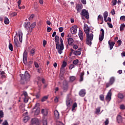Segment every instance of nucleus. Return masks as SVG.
Here are the masks:
<instances>
[{
    "instance_id": "nucleus-25",
    "label": "nucleus",
    "mask_w": 125,
    "mask_h": 125,
    "mask_svg": "<svg viewBox=\"0 0 125 125\" xmlns=\"http://www.w3.org/2000/svg\"><path fill=\"white\" fill-rule=\"evenodd\" d=\"M125 23L121 24L120 27V32H123V31L125 30Z\"/></svg>"
},
{
    "instance_id": "nucleus-15",
    "label": "nucleus",
    "mask_w": 125,
    "mask_h": 125,
    "mask_svg": "<svg viewBox=\"0 0 125 125\" xmlns=\"http://www.w3.org/2000/svg\"><path fill=\"white\" fill-rule=\"evenodd\" d=\"M79 36L80 40L81 41H83V31H82V30H79Z\"/></svg>"
},
{
    "instance_id": "nucleus-51",
    "label": "nucleus",
    "mask_w": 125,
    "mask_h": 125,
    "mask_svg": "<svg viewBox=\"0 0 125 125\" xmlns=\"http://www.w3.org/2000/svg\"><path fill=\"white\" fill-rule=\"evenodd\" d=\"M100 113V108L98 107L96 110V113L99 114Z\"/></svg>"
},
{
    "instance_id": "nucleus-30",
    "label": "nucleus",
    "mask_w": 125,
    "mask_h": 125,
    "mask_svg": "<svg viewBox=\"0 0 125 125\" xmlns=\"http://www.w3.org/2000/svg\"><path fill=\"white\" fill-rule=\"evenodd\" d=\"M84 75V72H82L80 75V82L83 81V76Z\"/></svg>"
},
{
    "instance_id": "nucleus-10",
    "label": "nucleus",
    "mask_w": 125,
    "mask_h": 125,
    "mask_svg": "<svg viewBox=\"0 0 125 125\" xmlns=\"http://www.w3.org/2000/svg\"><path fill=\"white\" fill-rule=\"evenodd\" d=\"M83 29H84L85 34H86V35L87 34L89 33L90 32V28H89V27H88V25H87V24H84Z\"/></svg>"
},
{
    "instance_id": "nucleus-8",
    "label": "nucleus",
    "mask_w": 125,
    "mask_h": 125,
    "mask_svg": "<svg viewBox=\"0 0 125 125\" xmlns=\"http://www.w3.org/2000/svg\"><path fill=\"white\" fill-rule=\"evenodd\" d=\"M27 58H28V54H27V51L25 50L23 54V62L24 64L27 63Z\"/></svg>"
},
{
    "instance_id": "nucleus-1",
    "label": "nucleus",
    "mask_w": 125,
    "mask_h": 125,
    "mask_svg": "<svg viewBox=\"0 0 125 125\" xmlns=\"http://www.w3.org/2000/svg\"><path fill=\"white\" fill-rule=\"evenodd\" d=\"M21 83L22 84L27 83L30 81L31 75H30L28 71H25L24 74H20Z\"/></svg>"
},
{
    "instance_id": "nucleus-64",
    "label": "nucleus",
    "mask_w": 125,
    "mask_h": 125,
    "mask_svg": "<svg viewBox=\"0 0 125 125\" xmlns=\"http://www.w3.org/2000/svg\"><path fill=\"white\" fill-rule=\"evenodd\" d=\"M57 125H64L62 122H58Z\"/></svg>"
},
{
    "instance_id": "nucleus-31",
    "label": "nucleus",
    "mask_w": 125,
    "mask_h": 125,
    "mask_svg": "<svg viewBox=\"0 0 125 125\" xmlns=\"http://www.w3.org/2000/svg\"><path fill=\"white\" fill-rule=\"evenodd\" d=\"M109 82L111 83V84H113L114 83H115V78L111 77L110 78Z\"/></svg>"
},
{
    "instance_id": "nucleus-55",
    "label": "nucleus",
    "mask_w": 125,
    "mask_h": 125,
    "mask_svg": "<svg viewBox=\"0 0 125 125\" xmlns=\"http://www.w3.org/2000/svg\"><path fill=\"white\" fill-rule=\"evenodd\" d=\"M11 16H13L14 17V16H16L17 15V12H13L11 14Z\"/></svg>"
},
{
    "instance_id": "nucleus-4",
    "label": "nucleus",
    "mask_w": 125,
    "mask_h": 125,
    "mask_svg": "<svg viewBox=\"0 0 125 125\" xmlns=\"http://www.w3.org/2000/svg\"><path fill=\"white\" fill-rule=\"evenodd\" d=\"M40 106V104L37 103L35 104L34 108H33V112H34V115L35 116H38L40 114V109H39V106Z\"/></svg>"
},
{
    "instance_id": "nucleus-9",
    "label": "nucleus",
    "mask_w": 125,
    "mask_h": 125,
    "mask_svg": "<svg viewBox=\"0 0 125 125\" xmlns=\"http://www.w3.org/2000/svg\"><path fill=\"white\" fill-rule=\"evenodd\" d=\"M66 104L67 107H71L73 104V100L70 98H67L66 101Z\"/></svg>"
},
{
    "instance_id": "nucleus-23",
    "label": "nucleus",
    "mask_w": 125,
    "mask_h": 125,
    "mask_svg": "<svg viewBox=\"0 0 125 125\" xmlns=\"http://www.w3.org/2000/svg\"><path fill=\"white\" fill-rule=\"evenodd\" d=\"M73 42H74V39L72 38H69L68 39V43L69 45L73 44Z\"/></svg>"
},
{
    "instance_id": "nucleus-39",
    "label": "nucleus",
    "mask_w": 125,
    "mask_h": 125,
    "mask_svg": "<svg viewBox=\"0 0 125 125\" xmlns=\"http://www.w3.org/2000/svg\"><path fill=\"white\" fill-rule=\"evenodd\" d=\"M76 80V77L75 76H71L70 78V82H74Z\"/></svg>"
},
{
    "instance_id": "nucleus-44",
    "label": "nucleus",
    "mask_w": 125,
    "mask_h": 125,
    "mask_svg": "<svg viewBox=\"0 0 125 125\" xmlns=\"http://www.w3.org/2000/svg\"><path fill=\"white\" fill-rule=\"evenodd\" d=\"M43 125H47V120L46 119L43 120Z\"/></svg>"
},
{
    "instance_id": "nucleus-42",
    "label": "nucleus",
    "mask_w": 125,
    "mask_h": 125,
    "mask_svg": "<svg viewBox=\"0 0 125 125\" xmlns=\"http://www.w3.org/2000/svg\"><path fill=\"white\" fill-rule=\"evenodd\" d=\"M100 99L101 101H104V95H100Z\"/></svg>"
},
{
    "instance_id": "nucleus-34",
    "label": "nucleus",
    "mask_w": 125,
    "mask_h": 125,
    "mask_svg": "<svg viewBox=\"0 0 125 125\" xmlns=\"http://www.w3.org/2000/svg\"><path fill=\"white\" fill-rule=\"evenodd\" d=\"M79 63H80V61H79V60L78 59L74 60L73 62V63L74 64V65H78V64H79Z\"/></svg>"
},
{
    "instance_id": "nucleus-5",
    "label": "nucleus",
    "mask_w": 125,
    "mask_h": 125,
    "mask_svg": "<svg viewBox=\"0 0 125 125\" xmlns=\"http://www.w3.org/2000/svg\"><path fill=\"white\" fill-rule=\"evenodd\" d=\"M81 15L82 16H84L86 19H89V15L88 12L85 9H83L82 12L81 13Z\"/></svg>"
},
{
    "instance_id": "nucleus-29",
    "label": "nucleus",
    "mask_w": 125,
    "mask_h": 125,
    "mask_svg": "<svg viewBox=\"0 0 125 125\" xmlns=\"http://www.w3.org/2000/svg\"><path fill=\"white\" fill-rule=\"evenodd\" d=\"M15 45L17 46V47H18V44L19 43V41H18V39L17 38H15Z\"/></svg>"
},
{
    "instance_id": "nucleus-56",
    "label": "nucleus",
    "mask_w": 125,
    "mask_h": 125,
    "mask_svg": "<svg viewBox=\"0 0 125 125\" xmlns=\"http://www.w3.org/2000/svg\"><path fill=\"white\" fill-rule=\"evenodd\" d=\"M81 1L83 4H86V0H81Z\"/></svg>"
},
{
    "instance_id": "nucleus-3",
    "label": "nucleus",
    "mask_w": 125,
    "mask_h": 125,
    "mask_svg": "<svg viewBox=\"0 0 125 125\" xmlns=\"http://www.w3.org/2000/svg\"><path fill=\"white\" fill-rule=\"evenodd\" d=\"M56 47L58 50L59 54H61L62 52H63V49H64V44H59V42H57L56 45Z\"/></svg>"
},
{
    "instance_id": "nucleus-20",
    "label": "nucleus",
    "mask_w": 125,
    "mask_h": 125,
    "mask_svg": "<svg viewBox=\"0 0 125 125\" xmlns=\"http://www.w3.org/2000/svg\"><path fill=\"white\" fill-rule=\"evenodd\" d=\"M79 95H80L82 97H83V96L85 95V90L84 89L81 90L79 92Z\"/></svg>"
},
{
    "instance_id": "nucleus-11",
    "label": "nucleus",
    "mask_w": 125,
    "mask_h": 125,
    "mask_svg": "<svg viewBox=\"0 0 125 125\" xmlns=\"http://www.w3.org/2000/svg\"><path fill=\"white\" fill-rule=\"evenodd\" d=\"M101 32H102L101 35L99 36V40L100 42H102L104 39V29L102 28L101 29Z\"/></svg>"
},
{
    "instance_id": "nucleus-62",
    "label": "nucleus",
    "mask_w": 125,
    "mask_h": 125,
    "mask_svg": "<svg viewBox=\"0 0 125 125\" xmlns=\"http://www.w3.org/2000/svg\"><path fill=\"white\" fill-rule=\"evenodd\" d=\"M59 32L60 33H62V32H63V27L59 28Z\"/></svg>"
},
{
    "instance_id": "nucleus-38",
    "label": "nucleus",
    "mask_w": 125,
    "mask_h": 125,
    "mask_svg": "<svg viewBox=\"0 0 125 125\" xmlns=\"http://www.w3.org/2000/svg\"><path fill=\"white\" fill-rule=\"evenodd\" d=\"M107 17H108V12H104V19H106Z\"/></svg>"
},
{
    "instance_id": "nucleus-27",
    "label": "nucleus",
    "mask_w": 125,
    "mask_h": 125,
    "mask_svg": "<svg viewBox=\"0 0 125 125\" xmlns=\"http://www.w3.org/2000/svg\"><path fill=\"white\" fill-rule=\"evenodd\" d=\"M36 53V49H32L30 50V54L31 55V56H34V55H35V54Z\"/></svg>"
},
{
    "instance_id": "nucleus-36",
    "label": "nucleus",
    "mask_w": 125,
    "mask_h": 125,
    "mask_svg": "<svg viewBox=\"0 0 125 125\" xmlns=\"http://www.w3.org/2000/svg\"><path fill=\"white\" fill-rule=\"evenodd\" d=\"M78 105L77 104V103H75L72 106V111H74V110H75V108H76V107Z\"/></svg>"
},
{
    "instance_id": "nucleus-37",
    "label": "nucleus",
    "mask_w": 125,
    "mask_h": 125,
    "mask_svg": "<svg viewBox=\"0 0 125 125\" xmlns=\"http://www.w3.org/2000/svg\"><path fill=\"white\" fill-rule=\"evenodd\" d=\"M29 25H30V23H29V22H25L24 28H25V29H28V28H29Z\"/></svg>"
},
{
    "instance_id": "nucleus-50",
    "label": "nucleus",
    "mask_w": 125,
    "mask_h": 125,
    "mask_svg": "<svg viewBox=\"0 0 125 125\" xmlns=\"http://www.w3.org/2000/svg\"><path fill=\"white\" fill-rule=\"evenodd\" d=\"M51 30H52V28H51V27H47V33H49L51 32Z\"/></svg>"
},
{
    "instance_id": "nucleus-41",
    "label": "nucleus",
    "mask_w": 125,
    "mask_h": 125,
    "mask_svg": "<svg viewBox=\"0 0 125 125\" xmlns=\"http://www.w3.org/2000/svg\"><path fill=\"white\" fill-rule=\"evenodd\" d=\"M3 111L2 110L0 111V118L1 119V118H3Z\"/></svg>"
},
{
    "instance_id": "nucleus-16",
    "label": "nucleus",
    "mask_w": 125,
    "mask_h": 125,
    "mask_svg": "<svg viewBox=\"0 0 125 125\" xmlns=\"http://www.w3.org/2000/svg\"><path fill=\"white\" fill-rule=\"evenodd\" d=\"M117 121L119 124L123 123V118L120 115H119L117 117Z\"/></svg>"
},
{
    "instance_id": "nucleus-24",
    "label": "nucleus",
    "mask_w": 125,
    "mask_h": 125,
    "mask_svg": "<svg viewBox=\"0 0 125 125\" xmlns=\"http://www.w3.org/2000/svg\"><path fill=\"white\" fill-rule=\"evenodd\" d=\"M108 44L110 46V50H112V49H113V47H114V45L115 44V43H114L113 42H110V41H109Z\"/></svg>"
},
{
    "instance_id": "nucleus-57",
    "label": "nucleus",
    "mask_w": 125,
    "mask_h": 125,
    "mask_svg": "<svg viewBox=\"0 0 125 125\" xmlns=\"http://www.w3.org/2000/svg\"><path fill=\"white\" fill-rule=\"evenodd\" d=\"M73 68H75V65L74 64H71L69 66V70H72Z\"/></svg>"
},
{
    "instance_id": "nucleus-19",
    "label": "nucleus",
    "mask_w": 125,
    "mask_h": 125,
    "mask_svg": "<svg viewBox=\"0 0 125 125\" xmlns=\"http://www.w3.org/2000/svg\"><path fill=\"white\" fill-rule=\"evenodd\" d=\"M81 50H82V48H79L77 51H75L74 52V54L76 56L81 55L82 53Z\"/></svg>"
},
{
    "instance_id": "nucleus-6",
    "label": "nucleus",
    "mask_w": 125,
    "mask_h": 125,
    "mask_svg": "<svg viewBox=\"0 0 125 125\" xmlns=\"http://www.w3.org/2000/svg\"><path fill=\"white\" fill-rule=\"evenodd\" d=\"M77 29H78L77 25H74L70 28V32L72 35H76L77 34Z\"/></svg>"
},
{
    "instance_id": "nucleus-17",
    "label": "nucleus",
    "mask_w": 125,
    "mask_h": 125,
    "mask_svg": "<svg viewBox=\"0 0 125 125\" xmlns=\"http://www.w3.org/2000/svg\"><path fill=\"white\" fill-rule=\"evenodd\" d=\"M98 21H102L100 24H103L104 21L103 20V17L101 15H99L98 17Z\"/></svg>"
},
{
    "instance_id": "nucleus-18",
    "label": "nucleus",
    "mask_w": 125,
    "mask_h": 125,
    "mask_svg": "<svg viewBox=\"0 0 125 125\" xmlns=\"http://www.w3.org/2000/svg\"><path fill=\"white\" fill-rule=\"evenodd\" d=\"M42 114L43 115V116H47V114H48L47 110L46 109H42Z\"/></svg>"
},
{
    "instance_id": "nucleus-33",
    "label": "nucleus",
    "mask_w": 125,
    "mask_h": 125,
    "mask_svg": "<svg viewBox=\"0 0 125 125\" xmlns=\"http://www.w3.org/2000/svg\"><path fill=\"white\" fill-rule=\"evenodd\" d=\"M29 116H26L23 118V122L24 123H27L28 122V120H29Z\"/></svg>"
},
{
    "instance_id": "nucleus-45",
    "label": "nucleus",
    "mask_w": 125,
    "mask_h": 125,
    "mask_svg": "<svg viewBox=\"0 0 125 125\" xmlns=\"http://www.w3.org/2000/svg\"><path fill=\"white\" fill-rule=\"evenodd\" d=\"M118 98H119L120 99H123V98H124V95L123 94H119Z\"/></svg>"
},
{
    "instance_id": "nucleus-53",
    "label": "nucleus",
    "mask_w": 125,
    "mask_h": 125,
    "mask_svg": "<svg viewBox=\"0 0 125 125\" xmlns=\"http://www.w3.org/2000/svg\"><path fill=\"white\" fill-rule=\"evenodd\" d=\"M111 13L112 15H115V14H116V12H115V9H112V10L111 11Z\"/></svg>"
},
{
    "instance_id": "nucleus-60",
    "label": "nucleus",
    "mask_w": 125,
    "mask_h": 125,
    "mask_svg": "<svg viewBox=\"0 0 125 125\" xmlns=\"http://www.w3.org/2000/svg\"><path fill=\"white\" fill-rule=\"evenodd\" d=\"M34 65L36 68H39V64L37 62H34Z\"/></svg>"
},
{
    "instance_id": "nucleus-47",
    "label": "nucleus",
    "mask_w": 125,
    "mask_h": 125,
    "mask_svg": "<svg viewBox=\"0 0 125 125\" xmlns=\"http://www.w3.org/2000/svg\"><path fill=\"white\" fill-rule=\"evenodd\" d=\"M120 20L122 21H125V16H122L120 17Z\"/></svg>"
},
{
    "instance_id": "nucleus-28",
    "label": "nucleus",
    "mask_w": 125,
    "mask_h": 125,
    "mask_svg": "<svg viewBox=\"0 0 125 125\" xmlns=\"http://www.w3.org/2000/svg\"><path fill=\"white\" fill-rule=\"evenodd\" d=\"M37 25V22H33L30 26V29H33V28L36 27V25Z\"/></svg>"
},
{
    "instance_id": "nucleus-48",
    "label": "nucleus",
    "mask_w": 125,
    "mask_h": 125,
    "mask_svg": "<svg viewBox=\"0 0 125 125\" xmlns=\"http://www.w3.org/2000/svg\"><path fill=\"white\" fill-rule=\"evenodd\" d=\"M112 84H111L110 82L107 83H106V87L108 88L109 86H110V85H112Z\"/></svg>"
},
{
    "instance_id": "nucleus-32",
    "label": "nucleus",
    "mask_w": 125,
    "mask_h": 125,
    "mask_svg": "<svg viewBox=\"0 0 125 125\" xmlns=\"http://www.w3.org/2000/svg\"><path fill=\"white\" fill-rule=\"evenodd\" d=\"M48 98V96H45L43 97L41 100L42 102H44V101H46Z\"/></svg>"
},
{
    "instance_id": "nucleus-21",
    "label": "nucleus",
    "mask_w": 125,
    "mask_h": 125,
    "mask_svg": "<svg viewBox=\"0 0 125 125\" xmlns=\"http://www.w3.org/2000/svg\"><path fill=\"white\" fill-rule=\"evenodd\" d=\"M67 66V62L63 61L62 64L61 66V71H62L63 69L65 68V67Z\"/></svg>"
},
{
    "instance_id": "nucleus-22",
    "label": "nucleus",
    "mask_w": 125,
    "mask_h": 125,
    "mask_svg": "<svg viewBox=\"0 0 125 125\" xmlns=\"http://www.w3.org/2000/svg\"><path fill=\"white\" fill-rule=\"evenodd\" d=\"M54 116H55L56 119L59 118V112H58V111H57V110L54 111Z\"/></svg>"
},
{
    "instance_id": "nucleus-63",
    "label": "nucleus",
    "mask_w": 125,
    "mask_h": 125,
    "mask_svg": "<svg viewBox=\"0 0 125 125\" xmlns=\"http://www.w3.org/2000/svg\"><path fill=\"white\" fill-rule=\"evenodd\" d=\"M74 49H78V45L75 44L73 46Z\"/></svg>"
},
{
    "instance_id": "nucleus-46",
    "label": "nucleus",
    "mask_w": 125,
    "mask_h": 125,
    "mask_svg": "<svg viewBox=\"0 0 125 125\" xmlns=\"http://www.w3.org/2000/svg\"><path fill=\"white\" fill-rule=\"evenodd\" d=\"M76 9L78 12H80V11H81V6H76Z\"/></svg>"
},
{
    "instance_id": "nucleus-54",
    "label": "nucleus",
    "mask_w": 125,
    "mask_h": 125,
    "mask_svg": "<svg viewBox=\"0 0 125 125\" xmlns=\"http://www.w3.org/2000/svg\"><path fill=\"white\" fill-rule=\"evenodd\" d=\"M107 25L109 27V28H113V24H112L110 22H107Z\"/></svg>"
},
{
    "instance_id": "nucleus-26",
    "label": "nucleus",
    "mask_w": 125,
    "mask_h": 125,
    "mask_svg": "<svg viewBox=\"0 0 125 125\" xmlns=\"http://www.w3.org/2000/svg\"><path fill=\"white\" fill-rule=\"evenodd\" d=\"M4 22V24L6 25H8L9 24V19H8V18L6 17H5Z\"/></svg>"
},
{
    "instance_id": "nucleus-14",
    "label": "nucleus",
    "mask_w": 125,
    "mask_h": 125,
    "mask_svg": "<svg viewBox=\"0 0 125 125\" xmlns=\"http://www.w3.org/2000/svg\"><path fill=\"white\" fill-rule=\"evenodd\" d=\"M19 37L20 42H22L23 40V33L21 31H19Z\"/></svg>"
},
{
    "instance_id": "nucleus-49",
    "label": "nucleus",
    "mask_w": 125,
    "mask_h": 125,
    "mask_svg": "<svg viewBox=\"0 0 125 125\" xmlns=\"http://www.w3.org/2000/svg\"><path fill=\"white\" fill-rule=\"evenodd\" d=\"M120 109H121V110H125V105H124V104H121V105H120Z\"/></svg>"
},
{
    "instance_id": "nucleus-52",
    "label": "nucleus",
    "mask_w": 125,
    "mask_h": 125,
    "mask_svg": "<svg viewBox=\"0 0 125 125\" xmlns=\"http://www.w3.org/2000/svg\"><path fill=\"white\" fill-rule=\"evenodd\" d=\"M113 5H116L117 4V0H113L112 1Z\"/></svg>"
},
{
    "instance_id": "nucleus-7",
    "label": "nucleus",
    "mask_w": 125,
    "mask_h": 125,
    "mask_svg": "<svg viewBox=\"0 0 125 125\" xmlns=\"http://www.w3.org/2000/svg\"><path fill=\"white\" fill-rule=\"evenodd\" d=\"M111 89H110L107 94V95L105 97V100L109 102L111 101V96H112V92H111Z\"/></svg>"
},
{
    "instance_id": "nucleus-61",
    "label": "nucleus",
    "mask_w": 125,
    "mask_h": 125,
    "mask_svg": "<svg viewBox=\"0 0 125 125\" xmlns=\"http://www.w3.org/2000/svg\"><path fill=\"white\" fill-rule=\"evenodd\" d=\"M19 9H25V6L24 5H22L21 7L20 6H19Z\"/></svg>"
},
{
    "instance_id": "nucleus-40",
    "label": "nucleus",
    "mask_w": 125,
    "mask_h": 125,
    "mask_svg": "<svg viewBox=\"0 0 125 125\" xmlns=\"http://www.w3.org/2000/svg\"><path fill=\"white\" fill-rule=\"evenodd\" d=\"M55 42H59V36H56L55 38Z\"/></svg>"
},
{
    "instance_id": "nucleus-59",
    "label": "nucleus",
    "mask_w": 125,
    "mask_h": 125,
    "mask_svg": "<svg viewBox=\"0 0 125 125\" xmlns=\"http://www.w3.org/2000/svg\"><path fill=\"white\" fill-rule=\"evenodd\" d=\"M117 42L118 43L119 46L122 44V41L121 40H118Z\"/></svg>"
},
{
    "instance_id": "nucleus-43",
    "label": "nucleus",
    "mask_w": 125,
    "mask_h": 125,
    "mask_svg": "<svg viewBox=\"0 0 125 125\" xmlns=\"http://www.w3.org/2000/svg\"><path fill=\"white\" fill-rule=\"evenodd\" d=\"M28 100H29V98H28V97H24V102H25V103H27V102H28Z\"/></svg>"
},
{
    "instance_id": "nucleus-13",
    "label": "nucleus",
    "mask_w": 125,
    "mask_h": 125,
    "mask_svg": "<svg viewBox=\"0 0 125 125\" xmlns=\"http://www.w3.org/2000/svg\"><path fill=\"white\" fill-rule=\"evenodd\" d=\"M32 125H37L39 124V119L38 118H34L31 120Z\"/></svg>"
},
{
    "instance_id": "nucleus-35",
    "label": "nucleus",
    "mask_w": 125,
    "mask_h": 125,
    "mask_svg": "<svg viewBox=\"0 0 125 125\" xmlns=\"http://www.w3.org/2000/svg\"><path fill=\"white\" fill-rule=\"evenodd\" d=\"M9 49L11 50V51H13V46L12 45V44L9 43Z\"/></svg>"
},
{
    "instance_id": "nucleus-2",
    "label": "nucleus",
    "mask_w": 125,
    "mask_h": 125,
    "mask_svg": "<svg viewBox=\"0 0 125 125\" xmlns=\"http://www.w3.org/2000/svg\"><path fill=\"white\" fill-rule=\"evenodd\" d=\"M86 44H87L88 45H89L90 46V45H91L92 44V42L91 41L93 40V33H87V34H86Z\"/></svg>"
},
{
    "instance_id": "nucleus-12",
    "label": "nucleus",
    "mask_w": 125,
    "mask_h": 125,
    "mask_svg": "<svg viewBox=\"0 0 125 125\" xmlns=\"http://www.w3.org/2000/svg\"><path fill=\"white\" fill-rule=\"evenodd\" d=\"M63 89L64 91L68 90V83L66 81H64L63 82Z\"/></svg>"
},
{
    "instance_id": "nucleus-58",
    "label": "nucleus",
    "mask_w": 125,
    "mask_h": 125,
    "mask_svg": "<svg viewBox=\"0 0 125 125\" xmlns=\"http://www.w3.org/2000/svg\"><path fill=\"white\" fill-rule=\"evenodd\" d=\"M3 125H8V123L7 122V121H5L3 122V123H2Z\"/></svg>"
}]
</instances>
